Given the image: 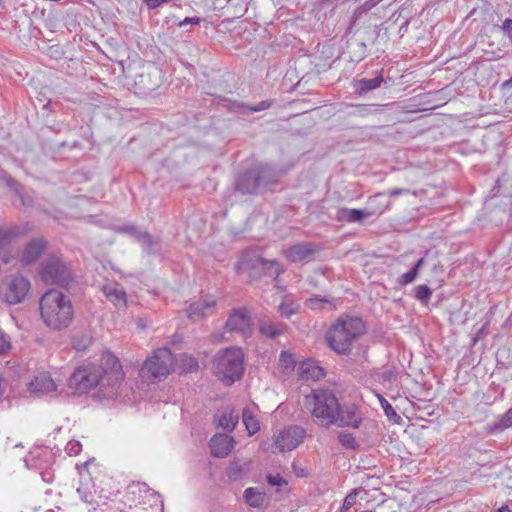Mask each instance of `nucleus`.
<instances>
[{"label":"nucleus","mask_w":512,"mask_h":512,"mask_svg":"<svg viewBox=\"0 0 512 512\" xmlns=\"http://www.w3.org/2000/svg\"><path fill=\"white\" fill-rule=\"evenodd\" d=\"M305 407L318 423L325 427H349L358 429L363 421V415L355 403L340 404L335 393L326 388L312 390L305 396Z\"/></svg>","instance_id":"nucleus-1"},{"label":"nucleus","mask_w":512,"mask_h":512,"mask_svg":"<svg viewBox=\"0 0 512 512\" xmlns=\"http://www.w3.org/2000/svg\"><path fill=\"white\" fill-rule=\"evenodd\" d=\"M367 331L361 317L341 315L328 329L325 341L330 349L339 355H349L353 342Z\"/></svg>","instance_id":"nucleus-2"},{"label":"nucleus","mask_w":512,"mask_h":512,"mask_svg":"<svg viewBox=\"0 0 512 512\" xmlns=\"http://www.w3.org/2000/svg\"><path fill=\"white\" fill-rule=\"evenodd\" d=\"M43 322L52 330L66 329L74 318V309L68 296L58 290H49L40 299Z\"/></svg>","instance_id":"nucleus-3"},{"label":"nucleus","mask_w":512,"mask_h":512,"mask_svg":"<svg viewBox=\"0 0 512 512\" xmlns=\"http://www.w3.org/2000/svg\"><path fill=\"white\" fill-rule=\"evenodd\" d=\"M215 375L227 386L241 379L244 373V352L239 347L220 350L214 357Z\"/></svg>","instance_id":"nucleus-4"},{"label":"nucleus","mask_w":512,"mask_h":512,"mask_svg":"<svg viewBox=\"0 0 512 512\" xmlns=\"http://www.w3.org/2000/svg\"><path fill=\"white\" fill-rule=\"evenodd\" d=\"M277 181V176L270 166L258 164L236 176L234 190L242 195L256 194Z\"/></svg>","instance_id":"nucleus-5"},{"label":"nucleus","mask_w":512,"mask_h":512,"mask_svg":"<svg viewBox=\"0 0 512 512\" xmlns=\"http://www.w3.org/2000/svg\"><path fill=\"white\" fill-rule=\"evenodd\" d=\"M237 267L238 270L246 271L253 281H259L263 278L275 280L283 272V268L278 261L262 258L250 251L242 254Z\"/></svg>","instance_id":"nucleus-6"},{"label":"nucleus","mask_w":512,"mask_h":512,"mask_svg":"<svg viewBox=\"0 0 512 512\" xmlns=\"http://www.w3.org/2000/svg\"><path fill=\"white\" fill-rule=\"evenodd\" d=\"M38 274L45 284L61 288H68L74 280L71 268L61 257L55 255L41 261Z\"/></svg>","instance_id":"nucleus-7"},{"label":"nucleus","mask_w":512,"mask_h":512,"mask_svg":"<svg viewBox=\"0 0 512 512\" xmlns=\"http://www.w3.org/2000/svg\"><path fill=\"white\" fill-rule=\"evenodd\" d=\"M68 387L75 394L88 393L97 386L105 387L103 371L96 364L88 363L77 367L68 378Z\"/></svg>","instance_id":"nucleus-8"},{"label":"nucleus","mask_w":512,"mask_h":512,"mask_svg":"<svg viewBox=\"0 0 512 512\" xmlns=\"http://www.w3.org/2000/svg\"><path fill=\"white\" fill-rule=\"evenodd\" d=\"M98 368L103 371V380L106 382V391H103L105 398H111L123 379L122 366L119 359L109 351L103 352Z\"/></svg>","instance_id":"nucleus-9"},{"label":"nucleus","mask_w":512,"mask_h":512,"mask_svg":"<svg viewBox=\"0 0 512 512\" xmlns=\"http://www.w3.org/2000/svg\"><path fill=\"white\" fill-rule=\"evenodd\" d=\"M175 365L174 355L167 347L159 348L154 351L142 367V372L149 374L153 379H161L167 377L173 370Z\"/></svg>","instance_id":"nucleus-10"},{"label":"nucleus","mask_w":512,"mask_h":512,"mask_svg":"<svg viewBox=\"0 0 512 512\" xmlns=\"http://www.w3.org/2000/svg\"><path fill=\"white\" fill-rule=\"evenodd\" d=\"M306 431L300 426H290L283 429L273 442H263L262 450L269 453L291 451L304 440Z\"/></svg>","instance_id":"nucleus-11"},{"label":"nucleus","mask_w":512,"mask_h":512,"mask_svg":"<svg viewBox=\"0 0 512 512\" xmlns=\"http://www.w3.org/2000/svg\"><path fill=\"white\" fill-rule=\"evenodd\" d=\"M30 289V281L22 276H13L0 290L1 299L9 305H15L24 300Z\"/></svg>","instance_id":"nucleus-12"},{"label":"nucleus","mask_w":512,"mask_h":512,"mask_svg":"<svg viewBox=\"0 0 512 512\" xmlns=\"http://www.w3.org/2000/svg\"><path fill=\"white\" fill-rule=\"evenodd\" d=\"M134 82L143 93L155 91L162 83V71L155 65H148L135 77Z\"/></svg>","instance_id":"nucleus-13"},{"label":"nucleus","mask_w":512,"mask_h":512,"mask_svg":"<svg viewBox=\"0 0 512 512\" xmlns=\"http://www.w3.org/2000/svg\"><path fill=\"white\" fill-rule=\"evenodd\" d=\"M319 251V247L312 242H300L290 246L285 251L286 258L293 262L312 260L314 255Z\"/></svg>","instance_id":"nucleus-14"},{"label":"nucleus","mask_w":512,"mask_h":512,"mask_svg":"<svg viewBox=\"0 0 512 512\" xmlns=\"http://www.w3.org/2000/svg\"><path fill=\"white\" fill-rule=\"evenodd\" d=\"M251 318L246 308L233 310L225 324L226 332L246 334L250 329Z\"/></svg>","instance_id":"nucleus-15"},{"label":"nucleus","mask_w":512,"mask_h":512,"mask_svg":"<svg viewBox=\"0 0 512 512\" xmlns=\"http://www.w3.org/2000/svg\"><path fill=\"white\" fill-rule=\"evenodd\" d=\"M234 438L227 434H216L209 442L211 454L217 458H225L234 448Z\"/></svg>","instance_id":"nucleus-16"},{"label":"nucleus","mask_w":512,"mask_h":512,"mask_svg":"<svg viewBox=\"0 0 512 512\" xmlns=\"http://www.w3.org/2000/svg\"><path fill=\"white\" fill-rule=\"evenodd\" d=\"M55 389L56 385L53 379L46 373L35 376L28 384V390L30 393L37 397L53 392Z\"/></svg>","instance_id":"nucleus-17"},{"label":"nucleus","mask_w":512,"mask_h":512,"mask_svg":"<svg viewBox=\"0 0 512 512\" xmlns=\"http://www.w3.org/2000/svg\"><path fill=\"white\" fill-rule=\"evenodd\" d=\"M47 247V242L44 239L36 238L32 239L25 246L22 256L21 262L24 265H29L34 263L45 251Z\"/></svg>","instance_id":"nucleus-18"},{"label":"nucleus","mask_w":512,"mask_h":512,"mask_svg":"<svg viewBox=\"0 0 512 512\" xmlns=\"http://www.w3.org/2000/svg\"><path fill=\"white\" fill-rule=\"evenodd\" d=\"M216 302L214 300H202L193 301L189 304L187 313L188 318L192 321H198L208 314L212 313Z\"/></svg>","instance_id":"nucleus-19"},{"label":"nucleus","mask_w":512,"mask_h":512,"mask_svg":"<svg viewBox=\"0 0 512 512\" xmlns=\"http://www.w3.org/2000/svg\"><path fill=\"white\" fill-rule=\"evenodd\" d=\"M372 216V212L367 209H338L335 219L339 222L361 223L364 219Z\"/></svg>","instance_id":"nucleus-20"},{"label":"nucleus","mask_w":512,"mask_h":512,"mask_svg":"<svg viewBox=\"0 0 512 512\" xmlns=\"http://www.w3.org/2000/svg\"><path fill=\"white\" fill-rule=\"evenodd\" d=\"M238 421L239 414L236 413L235 409L232 407H226L221 413L216 414L214 418V422L217 423V426L228 432L234 430Z\"/></svg>","instance_id":"nucleus-21"},{"label":"nucleus","mask_w":512,"mask_h":512,"mask_svg":"<svg viewBox=\"0 0 512 512\" xmlns=\"http://www.w3.org/2000/svg\"><path fill=\"white\" fill-rule=\"evenodd\" d=\"M286 329L287 325L282 322L263 320L259 323V332L269 339L277 338L282 335Z\"/></svg>","instance_id":"nucleus-22"},{"label":"nucleus","mask_w":512,"mask_h":512,"mask_svg":"<svg viewBox=\"0 0 512 512\" xmlns=\"http://www.w3.org/2000/svg\"><path fill=\"white\" fill-rule=\"evenodd\" d=\"M300 370L301 377L307 380H319L325 376L324 369L314 360L303 361Z\"/></svg>","instance_id":"nucleus-23"},{"label":"nucleus","mask_w":512,"mask_h":512,"mask_svg":"<svg viewBox=\"0 0 512 512\" xmlns=\"http://www.w3.org/2000/svg\"><path fill=\"white\" fill-rule=\"evenodd\" d=\"M383 82V76L382 72H380L376 77L372 79L362 78L359 80H356L354 87H355V93L362 96L369 91L375 90L378 87H380L381 83Z\"/></svg>","instance_id":"nucleus-24"},{"label":"nucleus","mask_w":512,"mask_h":512,"mask_svg":"<svg viewBox=\"0 0 512 512\" xmlns=\"http://www.w3.org/2000/svg\"><path fill=\"white\" fill-rule=\"evenodd\" d=\"M137 242L142 246L143 252L148 255L156 254L160 250L159 239L147 231L143 232Z\"/></svg>","instance_id":"nucleus-25"},{"label":"nucleus","mask_w":512,"mask_h":512,"mask_svg":"<svg viewBox=\"0 0 512 512\" xmlns=\"http://www.w3.org/2000/svg\"><path fill=\"white\" fill-rule=\"evenodd\" d=\"M103 292L107 299L111 301L116 307L126 306V293L124 290L119 289L115 286H104Z\"/></svg>","instance_id":"nucleus-26"},{"label":"nucleus","mask_w":512,"mask_h":512,"mask_svg":"<svg viewBox=\"0 0 512 512\" xmlns=\"http://www.w3.org/2000/svg\"><path fill=\"white\" fill-rule=\"evenodd\" d=\"M242 420L248 432L252 436L260 430V423L257 417L249 408H244L242 411Z\"/></svg>","instance_id":"nucleus-27"},{"label":"nucleus","mask_w":512,"mask_h":512,"mask_svg":"<svg viewBox=\"0 0 512 512\" xmlns=\"http://www.w3.org/2000/svg\"><path fill=\"white\" fill-rule=\"evenodd\" d=\"M17 228L2 229L0 228V252L3 249L14 247V240L18 236Z\"/></svg>","instance_id":"nucleus-28"},{"label":"nucleus","mask_w":512,"mask_h":512,"mask_svg":"<svg viewBox=\"0 0 512 512\" xmlns=\"http://www.w3.org/2000/svg\"><path fill=\"white\" fill-rule=\"evenodd\" d=\"M244 498L246 503L251 507H261L264 503V494L259 492L256 488H247L244 491Z\"/></svg>","instance_id":"nucleus-29"},{"label":"nucleus","mask_w":512,"mask_h":512,"mask_svg":"<svg viewBox=\"0 0 512 512\" xmlns=\"http://www.w3.org/2000/svg\"><path fill=\"white\" fill-rule=\"evenodd\" d=\"M338 441L343 447L350 450H357L360 446L354 435L345 431L339 432Z\"/></svg>","instance_id":"nucleus-30"},{"label":"nucleus","mask_w":512,"mask_h":512,"mask_svg":"<svg viewBox=\"0 0 512 512\" xmlns=\"http://www.w3.org/2000/svg\"><path fill=\"white\" fill-rule=\"evenodd\" d=\"M272 105V102L269 100H263L259 104L255 106H249L244 103H237L235 106L241 110V113L243 114H250L253 112H259L262 110H266L270 108Z\"/></svg>","instance_id":"nucleus-31"},{"label":"nucleus","mask_w":512,"mask_h":512,"mask_svg":"<svg viewBox=\"0 0 512 512\" xmlns=\"http://www.w3.org/2000/svg\"><path fill=\"white\" fill-rule=\"evenodd\" d=\"M512 427V407L508 409L500 418L498 422H495L491 427L492 431H503L507 428Z\"/></svg>","instance_id":"nucleus-32"},{"label":"nucleus","mask_w":512,"mask_h":512,"mask_svg":"<svg viewBox=\"0 0 512 512\" xmlns=\"http://www.w3.org/2000/svg\"><path fill=\"white\" fill-rule=\"evenodd\" d=\"M432 296V289L425 284L414 288V297L423 304H427Z\"/></svg>","instance_id":"nucleus-33"},{"label":"nucleus","mask_w":512,"mask_h":512,"mask_svg":"<svg viewBox=\"0 0 512 512\" xmlns=\"http://www.w3.org/2000/svg\"><path fill=\"white\" fill-rule=\"evenodd\" d=\"M6 186H8L11 190H13L21 199V202L24 206H30L32 204V200L27 197L25 198L20 192V184L13 179L12 177H5Z\"/></svg>","instance_id":"nucleus-34"},{"label":"nucleus","mask_w":512,"mask_h":512,"mask_svg":"<svg viewBox=\"0 0 512 512\" xmlns=\"http://www.w3.org/2000/svg\"><path fill=\"white\" fill-rule=\"evenodd\" d=\"M299 305L293 301L285 302L283 301L279 307L278 311L282 317L290 318L292 315L298 312Z\"/></svg>","instance_id":"nucleus-35"},{"label":"nucleus","mask_w":512,"mask_h":512,"mask_svg":"<svg viewBox=\"0 0 512 512\" xmlns=\"http://www.w3.org/2000/svg\"><path fill=\"white\" fill-rule=\"evenodd\" d=\"M326 304L334 308L332 302L324 297L316 295L306 300V306L313 310L323 309Z\"/></svg>","instance_id":"nucleus-36"},{"label":"nucleus","mask_w":512,"mask_h":512,"mask_svg":"<svg viewBox=\"0 0 512 512\" xmlns=\"http://www.w3.org/2000/svg\"><path fill=\"white\" fill-rule=\"evenodd\" d=\"M380 404L382 409L384 410L385 415L389 420H393L394 422H398L401 417L396 413L393 406L386 400L384 397L379 396Z\"/></svg>","instance_id":"nucleus-37"},{"label":"nucleus","mask_w":512,"mask_h":512,"mask_svg":"<svg viewBox=\"0 0 512 512\" xmlns=\"http://www.w3.org/2000/svg\"><path fill=\"white\" fill-rule=\"evenodd\" d=\"M118 233H125L133 237L136 241L139 240L144 231H141L138 226L133 224L119 226L115 229Z\"/></svg>","instance_id":"nucleus-38"},{"label":"nucleus","mask_w":512,"mask_h":512,"mask_svg":"<svg viewBox=\"0 0 512 512\" xmlns=\"http://www.w3.org/2000/svg\"><path fill=\"white\" fill-rule=\"evenodd\" d=\"M362 491H363V489L361 487H359V488L353 489L349 494H347L343 501L342 510H348L352 506H354L356 503L358 494Z\"/></svg>","instance_id":"nucleus-39"},{"label":"nucleus","mask_w":512,"mask_h":512,"mask_svg":"<svg viewBox=\"0 0 512 512\" xmlns=\"http://www.w3.org/2000/svg\"><path fill=\"white\" fill-rule=\"evenodd\" d=\"M279 361H280L281 365L284 367V369H286V370L293 369L295 367V363H296L293 356L286 351L281 352Z\"/></svg>","instance_id":"nucleus-40"},{"label":"nucleus","mask_w":512,"mask_h":512,"mask_svg":"<svg viewBox=\"0 0 512 512\" xmlns=\"http://www.w3.org/2000/svg\"><path fill=\"white\" fill-rule=\"evenodd\" d=\"M17 254H18V249L16 247H9L8 249H3L0 252V260L4 264H8V263H10V261L12 259H14L16 257Z\"/></svg>","instance_id":"nucleus-41"},{"label":"nucleus","mask_w":512,"mask_h":512,"mask_svg":"<svg viewBox=\"0 0 512 512\" xmlns=\"http://www.w3.org/2000/svg\"><path fill=\"white\" fill-rule=\"evenodd\" d=\"M356 113L360 116H367L371 113H373L374 111H377V109L375 108L376 105H373V104H359V105H356Z\"/></svg>","instance_id":"nucleus-42"},{"label":"nucleus","mask_w":512,"mask_h":512,"mask_svg":"<svg viewBox=\"0 0 512 512\" xmlns=\"http://www.w3.org/2000/svg\"><path fill=\"white\" fill-rule=\"evenodd\" d=\"M417 273L415 272V269H410L408 272L404 273L399 279H398V283L400 285H407L411 282H413L416 277H417Z\"/></svg>","instance_id":"nucleus-43"},{"label":"nucleus","mask_w":512,"mask_h":512,"mask_svg":"<svg viewBox=\"0 0 512 512\" xmlns=\"http://www.w3.org/2000/svg\"><path fill=\"white\" fill-rule=\"evenodd\" d=\"M266 480H267V483L271 486L287 485V481L279 474H276V475L269 474V475H267Z\"/></svg>","instance_id":"nucleus-44"},{"label":"nucleus","mask_w":512,"mask_h":512,"mask_svg":"<svg viewBox=\"0 0 512 512\" xmlns=\"http://www.w3.org/2000/svg\"><path fill=\"white\" fill-rule=\"evenodd\" d=\"M82 445L79 441L72 440L67 443L66 445V451L69 455H78L81 451Z\"/></svg>","instance_id":"nucleus-45"},{"label":"nucleus","mask_w":512,"mask_h":512,"mask_svg":"<svg viewBox=\"0 0 512 512\" xmlns=\"http://www.w3.org/2000/svg\"><path fill=\"white\" fill-rule=\"evenodd\" d=\"M241 470V466L237 462H233L227 470V475L230 479L236 480L240 476Z\"/></svg>","instance_id":"nucleus-46"},{"label":"nucleus","mask_w":512,"mask_h":512,"mask_svg":"<svg viewBox=\"0 0 512 512\" xmlns=\"http://www.w3.org/2000/svg\"><path fill=\"white\" fill-rule=\"evenodd\" d=\"M48 55L52 58L59 59L64 55L60 45L53 44L48 47Z\"/></svg>","instance_id":"nucleus-47"},{"label":"nucleus","mask_w":512,"mask_h":512,"mask_svg":"<svg viewBox=\"0 0 512 512\" xmlns=\"http://www.w3.org/2000/svg\"><path fill=\"white\" fill-rule=\"evenodd\" d=\"M501 29L506 34V36L509 38V40L512 42V19L507 18L504 20Z\"/></svg>","instance_id":"nucleus-48"},{"label":"nucleus","mask_w":512,"mask_h":512,"mask_svg":"<svg viewBox=\"0 0 512 512\" xmlns=\"http://www.w3.org/2000/svg\"><path fill=\"white\" fill-rule=\"evenodd\" d=\"M9 348H10L9 339L3 333L0 332V354H3Z\"/></svg>","instance_id":"nucleus-49"},{"label":"nucleus","mask_w":512,"mask_h":512,"mask_svg":"<svg viewBox=\"0 0 512 512\" xmlns=\"http://www.w3.org/2000/svg\"><path fill=\"white\" fill-rule=\"evenodd\" d=\"M292 470L298 477H306L308 475L306 470L295 461L292 463Z\"/></svg>","instance_id":"nucleus-50"},{"label":"nucleus","mask_w":512,"mask_h":512,"mask_svg":"<svg viewBox=\"0 0 512 512\" xmlns=\"http://www.w3.org/2000/svg\"><path fill=\"white\" fill-rule=\"evenodd\" d=\"M408 193H410V190L406 188H393L387 191V195L389 197L399 196Z\"/></svg>","instance_id":"nucleus-51"},{"label":"nucleus","mask_w":512,"mask_h":512,"mask_svg":"<svg viewBox=\"0 0 512 512\" xmlns=\"http://www.w3.org/2000/svg\"><path fill=\"white\" fill-rule=\"evenodd\" d=\"M148 7V9H155L159 7L162 3H166L169 0H142Z\"/></svg>","instance_id":"nucleus-52"},{"label":"nucleus","mask_w":512,"mask_h":512,"mask_svg":"<svg viewBox=\"0 0 512 512\" xmlns=\"http://www.w3.org/2000/svg\"><path fill=\"white\" fill-rule=\"evenodd\" d=\"M382 0H366L363 5L361 6L363 11H369L373 7H375L378 3H380Z\"/></svg>","instance_id":"nucleus-53"},{"label":"nucleus","mask_w":512,"mask_h":512,"mask_svg":"<svg viewBox=\"0 0 512 512\" xmlns=\"http://www.w3.org/2000/svg\"><path fill=\"white\" fill-rule=\"evenodd\" d=\"M201 22V18L199 17H186L182 22H180V26H185L188 24L198 25Z\"/></svg>","instance_id":"nucleus-54"},{"label":"nucleus","mask_w":512,"mask_h":512,"mask_svg":"<svg viewBox=\"0 0 512 512\" xmlns=\"http://www.w3.org/2000/svg\"><path fill=\"white\" fill-rule=\"evenodd\" d=\"M60 147H69L71 149H82V145L79 141H73L71 143L68 142H62L60 144Z\"/></svg>","instance_id":"nucleus-55"},{"label":"nucleus","mask_w":512,"mask_h":512,"mask_svg":"<svg viewBox=\"0 0 512 512\" xmlns=\"http://www.w3.org/2000/svg\"><path fill=\"white\" fill-rule=\"evenodd\" d=\"M77 492L80 494L81 496V499L86 502V503H89V504H92L93 503V498H89L88 495L86 493H82V488L79 487L77 488Z\"/></svg>","instance_id":"nucleus-56"},{"label":"nucleus","mask_w":512,"mask_h":512,"mask_svg":"<svg viewBox=\"0 0 512 512\" xmlns=\"http://www.w3.org/2000/svg\"><path fill=\"white\" fill-rule=\"evenodd\" d=\"M7 381L0 376V400L3 398L6 391Z\"/></svg>","instance_id":"nucleus-57"},{"label":"nucleus","mask_w":512,"mask_h":512,"mask_svg":"<svg viewBox=\"0 0 512 512\" xmlns=\"http://www.w3.org/2000/svg\"><path fill=\"white\" fill-rule=\"evenodd\" d=\"M41 476H42L43 481H45L47 483L51 482L52 478H53L52 473L49 471L41 472Z\"/></svg>","instance_id":"nucleus-58"},{"label":"nucleus","mask_w":512,"mask_h":512,"mask_svg":"<svg viewBox=\"0 0 512 512\" xmlns=\"http://www.w3.org/2000/svg\"><path fill=\"white\" fill-rule=\"evenodd\" d=\"M198 367H199L198 361L194 358H190L189 359V370L190 371L197 370Z\"/></svg>","instance_id":"nucleus-59"},{"label":"nucleus","mask_w":512,"mask_h":512,"mask_svg":"<svg viewBox=\"0 0 512 512\" xmlns=\"http://www.w3.org/2000/svg\"><path fill=\"white\" fill-rule=\"evenodd\" d=\"M424 265V258H420L412 267V269H415V272L418 274L419 269Z\"/></svg>","instance_id":"nucleus-60"},{"label":"nucleus","mask_w":512,"mask_h":512,"mask_svg":"<svg viewBox=\"0 0 512 512\" xmlns=\"http://www.w3.org/2000/svg\"><path fill=\"white\" fill-rule=\"evenodd\" d=\"M73 346L77 350H83V349H85L87 347V344H82V342L74 341L73 342Z\"/></svg>","instance_id":"nucleus-61"},{"label":"nucleus","mask_w":512,"mask_h":512,"mask_svg":"<svg viewBox=\"0 0 512 512\" xmlns=\"http://www.w3.org/2000/svg\"><path fill=\"white\" fill-rule=\"evenodd\" d=\"M503 89H512V76L502 84Z\"/></svg>","instance_id":"nucleus-62"},{"label":"nucleus","mask_w":512,"mask_h":512,"mask_svg":"<svg viewBox=\"0 0 512 512\" xmlns=\"http://www.w3.org/2000/svg\"><path fill=\"white\" fill-rule=\"evenodd\" d=\"M508 511H510V510L508 509L507 506H502L501 508L498 509V512H508Z\"/></svg>","instance_id":"nucleus-63"},{"label":"nucleus","mask_w":512,"mask_h":512,"mask_svg":"<svg viewBox=\"0 0 512 512\" xmlns=\"http://www.w3.org/2000/svg\"><path fill=\"white\" fill-rule=\"evenodd\" d=\"M508 512H512V511H508Z\"/></svg>","instance_id":"nucleus-64"}]
</instances>
